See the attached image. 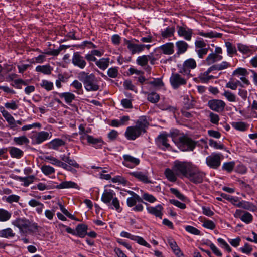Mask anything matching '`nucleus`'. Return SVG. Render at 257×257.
<instances>
[{"label":"nucleus","instance_id":"obj_1","mask_svg":"<svg viewBox=\"0 0 257 257\" xmlns=\"http://www.w3.org/2000/svg\"><path fill=\"white\" fill-rule=\"evenodd\" d=\"M12 224L18 228L20 233L25 236L33 234L38 230L37 224L32 223L26 218H17L12 222Z\"/></svg>","mask_w":257,"mask_h":257},{"label":"nucleus","instance_id":"obj_2","mask_svg":"<svg viewBox=\"0 0 257 257\" xmlns=\"http://www.w3.org/2000/svg\"><path fill=\"white\" fill-rule=\"evenodd\" d=\"M77 78L83 82L87 91H96L99 89L97 80L93 74L82 71L78 74Z\"/></svg>","mask_w":257,"mask_h":257},{"label":"nucleus","instance_id":"obj_3","mask_svg":"<svg viewBox=\"0 0 257 257\" xmlns=\"http://www.w3.org/2000/svg\"><path fill=\"white\" fill-rule=\"evenodd\" d=\"M175 143L182 151H193L196 145L194 141L185 135L179 136Z\"/></svg>","mask_w":257,"mask_h":257},{"label":"nucleus","instance_id":"obj_4","mask_svg":"<svg viewBox=\"0 0 257 257\" xmlns=\"http://www.w3.org/2000/svg\"><path fill=\"white\" fill-rule=\"evenodd\" d=\"M115 194L113 190H105L103 192L101 199L104 203L110 205V201L112 200V205L116 210L120 209L119 202L116 197H115Z\"/></svg>","mask_w":257,"mask_h":257},{"label":"nucleus","instance_id":"obj_5","mask_svg":"<svg viewBox=\"0 0 257 257\" xmlns=\"http://www.w3.org/2000/svg\"><path fill=\"white\" fill-rule=\"evenodd\" d=\"M192 167L190 163L176 161L174 162L173 170L176 175L182 174L187 177Z\"/></svg>","mask_w":257,"mask_h":257},{"label":"nucleus","instance_id":"obj_6","mask_svg":"<svg viewBox=\"0 0 257 257\" xmlns=\"http://www.w3.org/2000/svg\"><path fill=\"white\" fill-rule=\"evenodd\" d=\"M204 176V174L193 166L190 172L187 175V178L191 182L195 184H198L202 182Z\"/></svg>","mask_w":257,"mask_h":257},{"label":"nucleus","instance_id":"obj_7","mask_svg":"<svg viewBox=\"0 0 257 257\" xmlns=\"http://www.w3.org/2000/svg\"><path fill=\"white\" fill-rule=\"evenodd\" d=\"M221 155L219 153H213L206 159V163L210 168L216 169L221 164Z\"/></svg>","mask_w":257,"mask_h":257},{"label":"nucleus","instance_id":"obj_8","mask_svg":"<svg viewBox=\"0 0 257 257\" xmlns=\"http://www.w3.org/2000/svg\"><path fill=\"white\" fill-rule=\"evenodd\" d=\"M124 44L126 46L127 48L132 55L141 52L144 50L145 46L144 44H136L132 40H128L126 39H124Z\"/></svg>","mask_w":257,"mask_h":257},{"label":"nucleus","instance_id":"obj_9","mask_svg":"<svg viewBox=\"0 0 257 257\" xmlns=\"http://www.w3.org/2000/svg\"><path fill=\"white\" fill-rule=\"evenodd\" d=\"M170 83L174 89H177L180 86L185 85L186 80L178 73H172L170 78Z\"/></svg>","mask_w":257,"mask_h":257},{"label":"nucleus","instance_id":"obj_10","mask_svg":"<svg viewBox=\"0 0 257 257\" xmlns=\"http://www.w3.org/2000/svg\"><path fill=\"white\" fill-rule=\"evenodd\" d=\"M196 66L195 60L194 59L189 58L184 62L183 66L180 69L179 72L184 75H188L190 74V70L195 69Z\"/></svg>","mask_w":257,"mask_h":257},{"label":"nucleus","instance_id":"obj_11","mask_svg":"<svg viewBox=\"0 0 257 257\" xmlns=\"http://www.w3.org/2000/svg\"><path fill=\"white\" fill-rule=\"evenodd\" d=\"M208 106L211 109L216 112L222 111L225 107V102L219 99H212L208 101Z\"/></svg>","mask_w":257,"mask_h":257},{"label":"nucleus","instance_id":"obj_12","mask_svg":"<svg viewBox=\"0 0 257 257\" xmlns=\"http://www.w3.org/2000/svg\"><path fill=\"white\" fill-rule=\"evenodd\" d=\"M177 29L179 36L183 37L186 40H191L193 34V30L191 29L180 26H177Z\"/></svg>","mask_w":257,"mask_h":257},{"label":"nucleus","instance_id":"obj_13","mask_svg":"<svg viewBox=\"0 0 257 257\" xmlns=\"http://www.w3.org/2000/svg\"><path fill=\"white\" fill-rule=\"evenodd\" d=\"M124 161L122 164L124 166L130 168H133L140 163L139 159L135 158L129 155L123 156Z\"/></svg>","mask_w":257,"mask_h":257},{"label":"nucleus","instance_id":"obj_14","mask_svg":"<svg viewBox=\"0 0 257 257\" xmlns=\"http://www.w3.org/2000/svg\"><path fill=\"white\" fill-rule=\"evenodd\" d=\"M52 135L45 131H41L36 133L34 136L33 141L36 144H40L46 140L51 138Z\"/></svg>","mask_w":257,"mask_h":257},{"label":"nucleus","instance_id":"obj_15","mask_svg":"<svg viewBox=\"0 0 257 257\" xmlns=\"http://www.w3.org/2000/svg\"><path fill=\"white\" fill-rule=\"evenodd\" d=\"M72 62L74 65L81 69L84 68L86 65V62L84 58L78 52L74 53L72 59Z\"/></svg>","mask_w":257,"mask_h":257},{"label":"nucleus","instance_id":"obj_16","mask_svg":"<svg viewBox=\"0 0 257 257\" xmlns=\"http://www.w3.org/2000/svg\"><path fill=\"white\" fill-rule=\"evenodd\" d=\"M141 132L135 126H129L126 128L125 136L128 140H134L138 138Z\"/></svg>","mask_w":257,"mask_h":257},{"label":"nucleus","instance_id":"obj_17","mask_svg":"<svg viewBox=\"0 0 257 257\" xmlns=\"http://www.w3.org/2000/svg\"><path fill=\"white\" fill-rule=\"evenodd\" d=\"M148 125L149 122L146 117L142 116L137 120L135 126L142 133L146 132V128Z\"/></svg>","mask_w":257,"mask_h":257},{"label":"nucleus","instance_id":"obj_18","mask_svg":"<svg viewBox=\"0 0 257 257\" xmlns=\"http://www.w3.org/2000/svg\"><path fill=\"white\" fill-rule=\"evenodd\" d=\"M159 48L165 55H172L174 52V46L171 42L166 43L160 46Z\"/></svg>","mask_w":257,"mask_h":257},{"label":"nucleus","instance_id":"obj_19","mask_svg":"<svg viewBox=\"0 0 257 257\" xmlns=\"http://www.w3.org/2000/svg\"><path fill=\"white\" fill-rule=\"evenodd\" d=\"M130 174L132 176H134L139 180L145 183H151L148 177L147 173H144L142 172L136 171L130 173Z\"/></svg>","mask_w":257,"mask_h":257},{"label":"nucleus","instance_id":"obj_20","mask_svg":"<svg viewBox=\"0 0 257 257\" xmlns=\"http://www.w3.org/2000/svg\"><path fill=\"white\" fill-rule=\"evenodd\" d=\"M168 242L172 249L173 252L177 257H184L183 253L181 251L180 248L177 245L176 242L172 238L168 239Z\"/></svg>","mask_w":257,"mask_h":257},{"label":"nucleus","instance_id":"obj_21","mask_svg":"<svg viewBox=\"0 0 257 257\" xmlns=\"http://www.w3.org/2000/svg\"><path fill=\"white\" fill-rule=\"evenodd\" d=\"M147 211L150 214L154 215L156 217H159L162 218L163 207L161 205H158L155 207H148L147 208Z\"/></svg>","mask_w":257,"mask_h":257},{"label":"nucleus","instance_id":"obj_22","mask_svg":"<svg viewBox=\"0 0 257 257\" xmlns=\"http://www.w3.org/2000/svg\"><path fill=\"white\" fill-rule=\"evenodd\" d=\"M167 137L168 135L164 134L159 135L156 141L157 144L159 147L163 146L166 148H168L170 147V145L167 143Z\"/></svg>","mask_w":257,"mask_h":257},{"label":"nucleus","instance_id":"obj_23","mask_svg":"<svg viewBox=\"0 0 257 257\" xmlns=\"http://www.w3.org/2000/svg\"><path fill=\"white\" fill-rule=\"evenodd\" d=\"M222 58L223 57L221 55L212 53L208 55L205 59V61L207 64L209 65L216 61L221 60Z\"/></svg>","mask_w":257,"mask_h":257},{"label":"nucleus","instance_id":"obj_24","mask_svg":"<svg viewBox=\"0 0 257 257\" xmlns=\"http://www.w3.org/2000/svg\"><path fill=\"white\" fill-rule=\"evenodd\" d=\"M237 47L238 51L243 54L249 55L253 53L252 46H247L241 43H238L237 45Z\"/></svg>","mask_w":257,"mask_h":257},{"label":"nucleus","instance_id":"obj_25","mask_svg":"<svg viewBox=\"0 0 257 257\" xmlns=\"http://www.w3.org/2000/svg\"><path fill=\"white\" fill-rule=\"evenodd\" d=\"M70 153H68V155H63L61 157V160L67 163V165L70 166H72L76 168H78L79 167V165L76 162L75 160L73 159H71L69 157Z\"/></svg>","mask_w":257,"mask_h":257},{"label":"nucleus","instance_id":"obj_26","mask_svg":"<svg viewBox=\"0 0 257 257\" xmlns=\"http://www.w3.org/2000/svg\"><path fill=\"white\" fill-rule=\"evenodd\" d=\"M177 49V54L179 55L185 53L188 47V44L184 41H179L176 43Z\"/></svg>","mask_w":257,"mask_h":257},{"label":"nucleus","instance_id":"obj_27","mask_svg":"<svg viewBox=\"0 0 257 257\" xmlns=\"http://www.w3.org/2000/svg\"><path fill=\"white\" fill-rule=\"evenodd\" d=\"M9 151L12 157L17 159L20 158L24 154L22 150L15 147H10Z\"/></svg>","mask_w":257,"mask_h":257},{"label":"nucleus","instance_id":"obj_28","mask_svg":"<svg viewBox=\"0 0 257 257\" xmlns=\"http://www.w3.org/2000/svg\"><path fill=\"white\" fill-rule=\"evenodd\" d=\"M0 111L3 116L10 125H11V124H14L15 120L12 115L8 111H6L4 107L0 108Z\"/></svg>","mask_w":257,"mask_h":257},{"label":"nucleus","instance_id":"obj_29","mask_svg":"<svg viewBox=\"0 0 257 257\" xmlns=\"http://www.w3.org/2000/svg\"><path fill=\"white\" fill-rule=\"evenodd\" d=\"M96 65L101 69L104 70L109 66V58H102L98 60H97L95 62Z\"/></svg>","mask_w":257,"mask_h":257},{"label":"nucleus","instance_id":"obj_30","mask_svg":"<svg viewBox=\"0 0 257 257\" xmlns=\"http://www.w3.org/2000/svg\"><path fill=\"white\" fill-rule=\"evenodd\" d=\"M53 69L49 65H39L36 67V71L45 75H50Z\"/></svg>","mask_w":257,"mask_h":257},{"label":"nucleus","instance_id":"obj_31","mask_svg":"<svg viewBox=\"0 0 257 257\" xmlns=\"http://www.w3.org/2000/svg\"><path fill=\"white\" fill-rule=\"evenodd\" d=\"M87 138L88 143L93 145L96 148H100L104 144L103 141L101 139L95 138L92 136L87 137Z\"/></svg>","mask_w":257,"mask_h":257},{"label":"nucleus","instance_id":"obj_32","mask_svg":"<svg viewBox=\"0 0 257 257\" xmlns=\"http://www.w3.org/2000/svg\"><path fill=\"white\" fill-rule=\"evenodd\" d=\"M58 189L64 188H78V186L76 183L72 181H64L56 186Z\"/></svg>","mask_w":257,"mask_h":257},{"label":"nucleus","instance_id":"obj_33","mask_svg":"<svg viewBox=\"0 0 257 257\" xmlns=\"http://www.w3.org/2000/svg\"><path fill=\"white\" fill-rule=\"evenodd\" d=\"M49 144L50 148L57 150L59 147L65 145V142L60 139H55L50 142Z\"/></svg>","mask_w":257,"mask_h":257},{"label":"nucleus","instance_id":"obj_34","mask_svg":"<svg viewBox=\"0 0 257 257\" xmlns=\"http://www.w3.org/2000/svg\"><path fill=\"white\" fill-rule=\"evenodd\" d=\"M137 202L144 203L142 199L138 195H135L134 197L128 198L126 201L127 205L130 207L135 205Z\"/></svg>","mask_w":257,"mask_h":257},{"label":"nucleus","instance_id":"obj_35","mask_svg":"<svg viewBox=\"0 0 257 257\" xmlns=\"http://www.w3.org/2000/svg\"><path fill=\"white\" fill-rule=\"evenodd\" d=\"M87 225L85 224H79L76 227V235L80 237H84L87 234Z\"/></svg>","mask_w":257,"mask_h":257},{"label":"nucleus","instance_id":"obj_36","mask_svg":"<svg viewBox=\"0 0 257 257\" xmlns=\"http://www.w3.org/2000/svg\"><path fill=\"white\" fill-rule=\"evenodd\" d=\"M44 159L45 161L49 162L52 164L60 167H62L64 163L52 156H46L44 157Z\"/></svg>","mask_w":257,"mask_h":257},{"label":"nucleus","instance_id":"obj_37","mask_svg":"<svg viewBox=\"0 0 257 257\" xmlns=\"http://www.w3.org/2000/svg\"><path fill=\"white\" fill-rule=\"evenodd\" d=\"M59 96L61 98H63L65 99V102L70 104L75 99V96L74 94L70 92H65L59 94Z\"/></svg>","mask_w":257,"mask_h":257},{"label":"nucleus","instance_id":"obj_38","mask_svg":"<svg viewBox=\"0 0 257 257\" xmlns=\"http://www.w3.org/2000/svg\"><path fill=\"white\" fill-rule=\"evenodd\" d=\"M165 175L166 178L171 182H174L177 180L176 173L173 170H171L169 168H167L165 171Z\"/></svg>","mask_w":257,"mask_h":257},{"label":"nucleus","instance_id":"obj_39","mask_svg":"<svg viewBox=\"0 0 257 257\" xmlns=\"http://www.w3.org/2000/svg\"><path fill=\"white\" fill-rule=\"evenodd\" d=\"M40 86L46 90L49 91L53 89V83L47 80H42L40 84Z\"/></svg>","mask_w":257,"mask_h":257},{"label":"nucleus","instance_id":"obj_40","mask_svg":"<svg viewBox=\"0 0 257 257\" xmlns=\"http://www.w3.org/2000/svg\"><path fill=\"white\" fill-rule=\"evenodd\" d=\"M175 31V29L174 27H168L165 30L162 31L161 36L164 38L171 37L174 35Z\"/></svg>","mask_w":257,"mask_h":257},{"label":"nucleus","instance_id":"obj_41","mask_svg":"<svg viewBox=\"0 0 257 257\" xmlns=\"http://www.w3.org/2000/svg\"><path fill=\"white\" fill-rule=\"evenodd\" d=\"M15 235V233L13 232L12 229L8 228L0 231V237L4 238L13 237Z\"/></svg>","mask_w":257,"mask_h":257},{"label":"nucleus","instance_id":"obj_42","mask_svg":"<svg viewBox=\"0 0 257 257\" xmlns=\"http://www.w3.org/2000/svg\"><path fill=\"white\" fill-rule=\"evenodd\" d=\"M11 215L12 214L8 211L0 208V221L5 222L9 220Z\"/></svg>","mask_w":257,"mask_h":257},{"label":"nucleus","instance_id":"obj_43","mask_svg":"<svg viewBox=\"0 0 257 257\" xmlns=\"http://www.w3.org/2000/svg\"><path fill=\"white\" fill-rule=\"evenodd\" d=\"M13 140L14 142L18 145H28L29 143V139L25 136L15 137Z\"/></svg>","mask_w":257,"mask_h":257},{"label":"nucleus","instance_id":"obj_44","mask_svg":"<svg viewBox=\"0 0 257 257\" xmlns=\"http://www.w3.org/2000/svg\"><path fill=\"white\" fill-rule=\"evenodd\" d=\"M35 179V177L33 175H30L28 177H20L19 180L23 182V185L24 186L27 187L30 184L32 183L34 179Z\"/></svg>","mask_w":257,"mask_h":257},{"label":"nucleus","instance_id":"obj_45","mask_svg":"<svg viewBox=\"0 0 257 257\" xmlns=\"http://www.w3.org/2000/svg\"><path fill=\"white\" fill-rule=\"evenodd\" d=\"M237 207L243 208L250 211H254L255 209V207L254 205L248 202L244 201H241L240 205H237Z\"/></svg>","mask_w":257,"mask_h":257},{"label":"nucleus","instance_id":"obj_46","mask_svg":"<svg viewBox=\"0 0 257 257\" xmlns=\"http://www.w3.org/2000/svg\"><path fill=\"white\" fill-rule=\"evenodd\" d=\"M232 126L240 131H244L248 128V125L244 122H235L232 123Z\"/></svg>","mask_w":257,"mask_h":257},{"label":"nucleus","instance_id":"obj_47","mask_svg":"<svg viewBox=\"0 0 257 257\" xmlns=\"http://www.w3.org/2000/svg\"><path fill=\"white\" fill-rule=\"evenodd\" d=\"M203 223L202 226L206 228L213 230L216 227V225L214 222L211 220L204 218L201 220Z\"/></svg>","mask_w":257,"mask_h":257},{"label":"nucleus","instance_id":"obj_48","mask_svg":"<svg viewBox=\"0 0 257 257\" xmlns=\"http://www.w3.org/2000/svg\"><path fill=\"white\" fill-rule=\"evenodd\" d=\"M225 45L227 48L228 55L231 56L232 54L236 53L237 51L235 47L233 46L230 42H226Z\"/></svg>","mask_w":257,"mask_h":257},{"label":"nucleus","instance_id":"obj_49","mask_svg":"<svg viewBox=\"0 0 257 257\" xmlns=\"http://www.w3.org/2000/svg\"><path fill=\"white\" fill-rule=\"evenodd\" d=\"M198 34L200 36L210 38L221 37L222 36V35L220 33H214L212 31L207 33L200 32L198 33Z\"/></svg>","mask_w":257,"mask_h":257},{"label":"nucleus","instance_id":"obj_50","mask_svg":"<svg viewBox=\"0 0 257 257\" xmlns=\"http://www.w3.org/2000/svg\"><path fill=\"white\" fill-rule=\"evenodd\" d=\"M147 99L151 103H155L159 100L160 96L157 93L152 92L148 94Z\"/></svg>","mask_w":257,"mask_h":257},{"label":"nucleus","instance_id":"obj_51","mask_svg":"<svg viewBox=\"0 0 257 257\" xmlns=\"http://www.w3.org/2000/svg\"><path fill=\"white\" fill-rule=\"evenodd\" d=\"M137 64L142 67L146 66L148 64V59L147 55H142L137 58L136 60Z\"/></svg>","mask_w":257,"mask_h":257},{"label":"nucleus","instance_id":"obj_52","mask_svg":"<svg viewBox=\"0 0 257 257\" xmlns=\"http://www.w3.org/2000/svg\"><path fill=\"white\" fill-rule=\"evenodd\" d=\"M42 172L46 175H50L54 173L55 171V169L49 165H43L41 167Z\"/></svg>","mask_w":257,"mask_h":257},{"label":"nucleus","instance_id":"obj_53","mask_svg":"<svg viewBox=\"0 0 257 257\" xmlns=\"http://www.w3.org/2000/svg\"><path fill=\"white\" fill-rule=\"evenodd\" d=\"M20 197L16 195H10L8 197H6V201L9 203L12 204L13 203H17L19 201Z\"/></svg>","mask_w":257,"mask_h":257},{"label":"nucleus","instance_id":"obj_54","mask_svg":"<svg viewBox=\"0 0 257 257\" xmlns=\"http://www.w3.org/2000/svg\"><path fill=\"white\" fill-rule=\"evenodd\" d=\"M235 166V162L231 161L229 162L224 163L222 165V169L228 172H231Z\"/></svg>","mask_w":257,"mask_h":257},{"label":"nucleus","instance_id":"obj_55","mask_svg":"<svg viewBox=\"0 0 257 257\" xmlns=\"http://www.w3.org/2000/svg\"><path fill=\"white\" fill-rule=\"evenodd\" d=\"M18 101L12 100L5 103V107L8 109L15 110L18 108Z\"/></svg>","mask_w":257,"mask_h":257},{"label":"nucleus","instance_id":"obj_56","mask_svg":"<svg viewBox=\"0 0 257 257\" xmlns=\"http://www.w3.org/2000/svg\"><path fill=\"white\" fill-rule=\"evenodd\" d=\"M213 78V76L209 75L205 73V72L201 73L198 77V78L202 83H207L210 79Z\"/></svg>","mask_w":257,"mask_h":257},{"label":"nucleus","instance_id":"obj_57","mask_svg":"<svg viewBox=\"0 0 257 257\" xmlns=\"http://www.w3.org/2000/svg\"><path fill=\"white\" fill-rule=\"evenodd\" d=\"M222 95L230 102L236 101V95L229 91H224Z\"/></svg>","mask_w":257,"mask_h":257},{"label":"nucleus","instance_id":"obj_58","mask_svg":"<svg viewBox=\"0 0 257 257\" xmlns=\"http://www.w3.org/2000/svg\"><path fill=\"white\" fill-rule=\"evenodd\" d=\"M214 66L216 70L220 71L228 68L230 66V64L226 61H223L220 64H215Z\"/></svg>","mask_w":257,"mask_h":257},{"label":"nucleus","instance_id":"obj_59","mask_svg":"<svg viewBox=\"0 0 257 257\" xmlns=\"http://www.w3.org/2000/svg\"><path fill=\"white\" fill-rule=\"evenodd\" d=\"M241 220L247 224L249 223L252 220V216L250 213L245 212L241 216Z\"/></svg>","mask_w":257,"mask_h":257},{"label":"nucleus","instance_id":"obj_60","mask_svg":"<svg viewBox=\"0 0 257 257\" xmlns=\"http://www.w3.org/2000/svg\"><path fill=\"white\" fill-rule=\"evenodd\" d=\"M148 83L157 88H160L164 86V83L160 79H154L153 81L148 82Z\"/></svg>","mask_w":257,"mask_h":257},{"label":"nucleus","instance_id":"obj_61","mask_svg":"<svg viewBox=\"0 0 257 257\" xmlns=\"http://www.w3.org/2000/svg\"><path fill=\"white\" fill-rule=\"evenodd\" d=\"M209 145L216 149H225L224 146L221 144H218L216 141L210 139L209 140Z\"/></svg>","mask_w":257,"mask_h":257},{"label":"nucleus","instance_id":"obj_62","mask_svg":"<svg viewBox=\"0 0 257 257\" xmlns=\"http://www.w3.org/2000/svg\"><path fill=\"white\" fill-rule=\"evenodd\" d=\"M107 75L111 78H116L118 75V69L116 67H111L107 71Z\"/></svg>","mask_w":257,"mask_h":257},{"label":"nucleus","instance_id":"obj_63","mask_svg":"<svg viewBox=\"0 0 257 257\" xmlns=\"http://www.w3.org/2000/svg\"><path fill=\"white\" fill-rule=\"evenodd\" d=\"M171 192L174 194L178 198L180 199L181 200H184L185 199V197L181 194L177 189L173 188H170Z\"/></svg>","mask_w":257,"mask_h":257},{"label":"nucleus","instance_id":"obj_64","mask_svg":"<svg viewBox=\"0 0 257 257\" xmlns=\"http://www.w3.org/2000/svg\"><path fill=\"white\" fill-rule=\"evenodd\" d=\"M185 230L193 234L194 235H200V231L198 229L190 225H188L186 226Z\"/></svg>","mask_w":257,"mask_h":257}]
</instances>
